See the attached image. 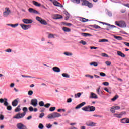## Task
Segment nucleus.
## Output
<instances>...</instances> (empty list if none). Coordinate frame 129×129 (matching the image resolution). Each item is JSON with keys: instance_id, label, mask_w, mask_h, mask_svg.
Instances as JSON below:
<instances>
[{"instance_id": "nucleus-1", "label": "nucleus", "mask_w": 129, "mask_h": 129, "mask_svg": "<svg viewBox=\"0 0 129 129\" xmlns=\"http://www.w3.org/2000/svg\"><path fill=\"white\" fill-rule=\"evenodd\" d=\"M23 113H18L15 116L13 117V118H15L16 119H21V118H23L25 115H26V112H28V108L25 107L22 109Z\"/></svg>"}, {"instance_id": "nucleus-2", "label": "nucleus", "mask_w": 129, "mask_h": 129, "mask_svg": "<svg viewBox=\"0 0 129 129\" xmlns=\"http://www.w3.org/2000/svg\"><path fill=\"white\" fill-rule=\"evenodd\" d=\"M81 1L83 2L82 3V6H86V7H88L89 9L93 8V4L89 2V1H87V0H81Z\"/></svg>"}, {"instance_id": "nucleus-3", "label": "nucleus", "mask_w": 129, "mask_h": 129, "mask_svg": "<svg viewBox=\"0 0 129 129\" xmlns=\"http://www.w3.org/2000/svg\"><path fill=\"white\" fill-rule=\"evenodd\" d=\"M61 116V114L57 112H54L51 114H50L48 115V118L52 119L55 118L56 117H60Z\"/></svg>"}, {"instance_id": "nucleus-4", "label": "nucleus", "mask_w": 129, "mask_h": 129, "mask_svg": "<svg viewBox=\"0 0 129 129\" xmlns=\"http://www.w3.org/2000/svg\"><path fill=\"white\" fill-rule=\"evenodd\" d=\"M115 24L118 27H120V28H125L126 27V24H125V22L123 21H116Z\"/></svg>"}, {"instance_id": "nucleus-5", "label": "nucleus", "mask_w": 129, "mask_h": 129, "mask_svg": "<svg viewBox=\"0 0 129 129\" xmlns=\"http://www.w3.org/2000/svg\"><path fill=\"white\" fill-rule=\"evenodd\" d=\"M36 21H38V22H39V23H40V24H41V25H48V23H47V21H46V20L42 19V18L39 17V16H37L36 17Z\"/></svg>"}, {"instance_id": "nucleus-6", "label": "nucleus", "mask_w": 129, "mask_h": 129, "mask_svg": "<svg viewBox=\"0 0 129 129\" xmlns=\"http://www.w3.org/2000/svg\"><path fill=\"white\" fill-rule=\"evenodd\" d=\"M11 14V10L8 7L5 8V11L3 13L4 17H8Z\"/></svg>"}, {"instance_id": "nucleus-7", "label": "nucleus", "mask_w": 129, "mask_h": 129, "mask_svg": "<svg viewBox=\"0 0 129 129\" xmlns=\"http://www.w3.org/2000/svg\"><path fill=\"white\" fill-rule=\"evenodd\" d=\"M4 105L5 106H9V103L8 102V99L5 98L4 99L1 98L0 99V103H4Z\"/></svg>"}, {"instance_id": "nucleus-8", "label": "nucleus", "mask_w": 129, "mask_h": 129, "mask_svg": "<svg viewBox=\"0 0 129 129\" xmlns=\"http://www.w3.org/2000/svg\"><path fill=\"white\" fill-rule=\"evenodd\" d=\"M18 129H28L27 126L22 123H19L17 124Z\"/></svg>"}, {"instance_id": "nucleus-9", "label": "nucleus", "mask_w": 129, "mask_h": 129, "mask_svg": "<svg viewBox=\"0 0 129 129\" xmlns=\"http://www.w3.org/2000/svg\"><path fill=\"white\" fill-rule=\"evenodd\" d=\"M31 104L36 107L38 105V100L37 99H32L31 101Z\"/></svg>"}, {"instance_id": "nucleus-10", "label": "nucleus", "mask_w": 129, "mask_h": 129, "mask_svg": "<svg viewBox=\"0 0 129 129\" xmlns=\"http://www.w3.org/2000/svg\"><path fill=\"white\" fill-rule=\"evenodd\" d=\"M20 26L23 30H28V29L31 28V25L30 24H20Z\"/></svg>"}, {"instance_id": "nucleus-11", "label": "nucleus", "mask_w": 129, "mask_h": 129, "mask_svg": "<svg viewBox=\"0 0 129 129\" xmlns=\"http://www.w3.org/2000/svg\"><path fill=\"white\" fill-rule=\"evenodd\" d=\"M22 22H23L24 24H32V23H33V20L28 19H23L22 20Z\"/></svg>"}, {"instance_id": "nucleus-12", "label": "nucleus", "mask_w": 129, "mask_h": 129, "mask_svg": "<svg viewBox=\"0 0 129 129\" xmlns=\"http://www.w3.org/2000/svg\"><path fill=\"white\" fill-rule=\"evenodd\" d=\"M28 11L29 13H31L32 14H38V15H40V13L39 12L33 8H29Z\"/></svg>"}, {"instance_id": "nucleus-13", "label": "nucleus", "mask_w": 129, "mask_h": 129, "mask_svg": "<svg viewBox=\"0 0 129 129\" xmlns=\"http://www.w3.org/2000/svg\"><path fill=\"white\" fill-rule=\"evenodd\" d=\"M120 122L121 123H129V119L127 118H124L123 119H121Z\"/></svg>"}, {"instance_id": "nucleus-14", "label": "nucleus", "mask_w": 129, "mask_h": 129, "mask_svg": "<svg viewBox=\"0 0 129 129\" xmlns=\"http://www.w3.org/2000/svg\"><path fill=\"white\" fill-rule=\"evenodd\" d=\"M85 104H86V103H85V102H82L81 104L78 105L75 107V109H79V108H81V107H82V106H84V105H85Z\"/></svg>"}, {"instance_id": "nucleus-15", "label": "nucleus", "mask_w": 129, "mask_h": 129, "mask_svg": "<svg viewBox=\"0 0 129 129\" xmlns=\"http://www.w3.org/2000/svg\"><path fill=\"white\" fill-rule=\"evenodd\" d=\"M86 125H87V126H95V125H96V123L89 122L86 123Z\"/></svg>"}, {"instance_id": "nucleus-16", "label": "nucleus", "mask_w": 129, "mask_h": 129, "mask_svg": "<svg viewBox=\"0 0 129 129\" xmlns=\"http://www.w3.org/2000/svg\"><path fill=\"white\" fill-rule=\"evenodd\" d=\"M18 100H19V98H17V99L14 100L12 103V106H13L14 107L17 106V105H18Z\"/></svg>"}, {"instance_id": "nucleus-17", "label": "nucleus", "mask_w": 129, "mask_h": 129, "mask_svg": "<svg viewBox=\"0 0 129 129\" xmlns=\"http://www.w3.org/2000/svg\"><path fill=\"white\" fill-rule=\"evenodd\" d=\"M54 19H55V20H59L60 19H63V16L61 15L55 14V15H54Z\"/></svg>"}, {"instance_id": "nucleus-18", "label": "nucleus", "mask_w": 129, "mask_h": 129, "mask_svg": "<svg viewBox=\"0 0 129 129\" xmlns=\"http://www.w3.org/2000/svg\"><path fill=\"white\" fill-rule=\"evenodd\" d=\"M52 70L54 71V72H60L61 69L57 67H54L52 68Z\"/></svg>"}, {"instance_id": "nucleus-19", "label": "nucleus", "mask_w": 129, "mask_h": 129, "mask_svg": "<svg viewBox=\"0 0 129 129\" xmlns=\"http://www.w3.org/2000/svg\"><path fill=\"white\" fill-rule=\"evenodd\" d=\"M117 55L118 56H120V57H121L122 58H125V55L121 52V51H117Z\"/></svg>"}, {"instance_id": "nucleus-20", "label": "nucleus", "mask_w": 129, "mask_h": 129, "mask_svg": "<svg viewBox=\"0 0 129 129\" xmlns=\"http://www.w3.org/2000/svg\"><path fill=\"white\" fill-rule=\"evenodd\" d=\"M95 111V107L89 105V112Z\"/></svg>"}, {"instance_id": "nucleus-21", "label": "nucleus", "mask_w": 129, "mask_h": 129, "mask_svg": "<svg viewBox=\"0 0 129 129\" xmlns=\"http://www.w3.org/2000/svg\"><path fill=\"white\" fill-rule=\"evenodd\" d=\"M82 109L84 111L89 112V106L84 107L82 108Z\"/></svg>"}, {"instance_id": "nucleus-22", "label": "nucleus", "mask_w": 129, "mask_h": 129, "mask_svg": "<svg viewBox=\"0 0 129 129\" xmlns=\"http://www.w3.org/2000/svg\"><path fill=\"white\" fill-rule=\"evenodd\" d=\"M52 3H53L54 6H56V7H60V4L58 2L56 1L55 0H53Z\"/></svg>"}, {"instance_id": "nucleus-23", "label": "nucleus", "mask_w": 129, "mask_h": 129, "mask_svg": "<svg viewBox=\"0 0 129 129\" xmlns=\"http://www.w3.org/2000/svg\"><path fill=\"white\" fill-rule=\"evenodd\" d=\"M91 97H92V98H95V99L98 98V97H97V95L94 93H91Z\"/></svg>"}, {"instance_id": "nucleus-24", "label": "nucleus", "mask_w": 129, "mask_h": 129, "mask_svg": "<svg viewBox=\"0 0 129 129\" xmlns=\"http://www.w3.org/2000/svg\"><path fill=\"white\" fill-rule=\"evenodd\" d=\"M62 30L64 31V32H70V31H71L70 28L66 27H63Z\"/></svg>"}, {"instance_id": "nucleus-25", "label": "nucleus", "mask_w": 129, "mask_h": 129, "mask_svg": "<svg viewBox=\"0 0 129 129\" xmlns=\"http://www.w3.org/2000/svg\"><path fill=\"white\" fill-rule=\"evenodd\" d=\"M21 105H19L18 107L15 109V112H19V111H21Z\"/></svg>"}, {"instance_id": "nucleus-26", "label": "nucleus", "mask_w": 129, "mask_h": 129, "mask_svg": "<svg viewBox=\"0 0 129 129\" xmlns=\"http://www.w3.org/2000/svg\"><path fill=\"white\" fill-rule=\"evenodd\" d=\"M33 4L34 5V6H36V7H41V5L40 3L36 2V1H33Z\"/></svg>"}, {"instance_id": "nucleus-27", "label": "nucleus", "mask_w": 129, "mask_h": 129, "mask_svg": "<svg viewBox=\"0 0 129 129\" xmlns=\"http://www.w3.org/2000/svg\"><path fill=\"white\" fill-rule=\"evenodd\" d=\"M114 37L115 38V39H116V40H118V41H121V40H122V37H121V36L115 35Z\"/></svg>"}, {"instance_id": "nucleus-28", "label": "nucleus", "mask_w": 129, "mask_h": 129, "mask_svg": "<svg viewBox=\"0 0 129 129\" xmlns=\"http://www.w3.org/2000/svg\"><path fill=\"white\" fill-rule=\"evenodd\" d=\"M62 76H63V77H65L66 78H69L70 77V76L67 73L62 74Z\"/></svg>"}, {"instance_id": "nucleus-29", "label": "nucleus", "mask_w": 129, "mask_h": 129, "mask_svg": "<svg viewBox=\"0 0 129 129\" xmlns=\"http://www.w3.org/2000/svg\"><path fill=\"white\" fill-rule=\"evenodd\" d=\"M82 36H83V37H87V36H91V34L89 33H82Z\"/></svg>"}, {"instance_id": "nucleus-30", "label": "nucleus", "mask_w": 129, "mask_h": 129, "mask_svg": "<svg viewBox=\"0 0 129 129\" xmlns=\"http://www.w3.org/2000/svg\"><path fill=\"white\" fill-rule=\"evenodd\" d=\"M118 98V95H115L113 98L111 99L112 101H115Z\"/></svg>"}, {"instance_id": "nucleus-31", "label": "nucleus", "mask_w": 129, "mask_h": 129, "mask_svg": "<svg viewBox=\"0 0 129 129\" xmlns=\"http://www.w3.org/2000/svg\"><path fill=\"white\" fill-rule=\"evenodd\" d=\"M114 116H115V117H117L118 118H121V115L120 114H114Z\"/></svg>"}, {"instance_id": "nucleus-32", "label": "nucleus", "mask_w": 129, "mask_h": 129, "mask_svg": "<svg viewBox=\"0 0 129 129\" xmlns=\"http://www.w3.org/2000/svg\"><path fill=\"white\" fill-rule=\"evenodd\" d=\"M93 27H94L95 29H101V27L96 24H95L93 26Z\"/></svg>"}, {"instance_id": "nucleus-33", "label": "nucleus", "mask_w": 129, "mask_h": 129, "mask_svg": "<svg viewBox=\"0 0 129 129\" xmlns=\"http://www.w3.org/2000/svg\"><path fill=\"white\" fill-rule=\"evenodd\" d=\"M55 35L54 34H49L48 35V38L50 39V38H55L54 37Z\"/></svg>"}, {"instance_id": "nucleus-34", "label": "nucleus", "mask_w": 129, "mask_h": 129, "mask_svg": "<svg viewBox=\"0 0 129 129\" xmlns=\"http://www.w3.org/2000/svg\"><path fill=\"white\" fill-rule=\"evenodd\" d=\"M56 110V107H51L49 108V111H54Z\"/></svg>"}, {"instance_id": "nucleus-35", "label": "nucleus", "mask_w": 129, "mask_h": 129, "mask_svg": "<svg viewBox=\"0 0 129 129\" xmlns=\"http://www.w3.org/2000/svg\"><path fill=\"white\" fill-rule=\"evenodd\" d=\"M39 104L40 106H44L45 103H44L43 101H41L39 102Z\"/></svg>"}, {"instance_id": "nucleus-36", "label": "nucleus", "mask_w": 129, "mask_h": 129, "mask_svg": "<svg viewBox=\"0 0 129 129\" xmlns=\"http://www.w3.org/2000/svg\"><path fill=\"white\" fill-rule=\"evenodd\" d=\"M80 96H81V93H78L77 94L75 95V98L79 97Z\"/></svg>"}, {"instance_id": "nucleus-37", "label": "nucleus", "mask_w": 129, "mask_h": 129, "mask_svg": "<svg viewBox=\"0 0 129 129\" xmlns=\"http://www.w3.org/2000/svg\"><path fill=\"white\" fill-rule=\"evenodd\" d=\"M113 108H114V109L116 110L118 109H120V107H119V106H113Z\"/></svg>"}, {"instance_id": "nucleus-38", "label": "nucleus", "mask_w": 129, "mask_h": 129, "mask_svg": "<svg viewBox=\"0 0 129 129\" xmlns=\"http://www.w3.org/2000/svg\"><path fill=\"white\" fill-rule=\"evenodd\" d=\"M73 3H76V4H80V0H72Z\"/></svg>"}, {"instance_id": "nucleus-39", "label": "nucleus", "mask_w": 129, "mask_h": 129, "mask_svg": "<svg viewBox=\"0 0 129 129\" xmlns=\"http://www.w3.org/2000/svg\"><path fill=\"white\" fill-rule=\"evenodd\" d=\"M51 106V104L47 103L46 104L44 105V107L46 108H49Z\"/></svg>"}, {"instance_id": "nucleus-40", "label": "nucleus", "mask_w": 129, "mask_h": 129, "mask_svg": "<svg viewBox=\"0 0 129 129\" xmlns=\"http://www.w3.org/2000/svg\"><path fill=\"white\" fill-rule=\"evenodd\" d=\"M38 128L40 129H43V128H44V125H43V124L40 123V124H39V125L38 126Z\"/></svg>"}, {"instance_id": "nucleus-41", "label": "nucleus", "mask_w": 129, "mask_h": 129, "mask_svg": "<svg viewBox=\"0 0 129 129\" xmlns=\"http://www.w3.org/2000/svg\"><path fill=\"white\" fill-rule=\"evenodd\" d=\"M100 76H102V77H104L106 76V74H105V73H104L103 72H101L100 73Z\"/></svg>"}, {"instance_id": "nucleus-42", "label": "nucleus", "mask_w": 129, "mask_h": 129, "mask_svg": "<svg viewBox=\"0 0 129 129\" xmlns=\"http://www.w3.org/2000/svg\"><path fill=\"white\" fill-rule=\"evenodd\" d=\"M102 84H103V85H104L105 86H108V85H109V83H108V82H103Z\"/></svg>"}, {"instance_id": "nucleus-43", "label": "nucleus", "mask_w": 129, "mask_h": 129, "mask_svg": "<svg viewBox=\"0 0 129 129\" xmlns=\"http://www.w3.org/2000/svg\"><path fill=\"white\" fill-rule=\"evenodd\" d=\"M90 65H93L94 66H97V65H98V64H97V62H92V63H90Z\"/></svg>"}, {"instance_id": "nucleus-44", "label": "nucleus", "mask_w": 129, "mask_h": 129, "mask_svg": "<svg viewBox=\"0 0 129 129\" xmlns=\"http://www.w3.org/2000/svg\"><path fill=\"white\" fill-rule=\"evenodd\" d=\"M100 90V87H99V88H98L96 89V91H97V93L99 95H100V93L99 92V91Z\"/></svg>"}, {"instance_id": "nucleus-45", "label": "nucleus", "mask_w": 129, "mask_h": 129, "mask_svg": "<svg viewBox=\"0 0 129 129\" xmlns=\"http://www.w3.org/2000/svg\"><path fill=\"white\" fill-rule=\"evenodd\" d=\"M81 21L83 23H85V22H88V19L85 18H82Z\"/></svg>"}, {"instance_id": "nucleus-46", "label": "nucleus", "mask_w": 129, "mask_h": 129, "mask_svg": "<svg viewBox=\"0 0 129 129\" xmlns=\"http://www.w3.org/2000/svg\"><path fill=\"white\" fill-rule=\"evenodd\" d=\"M105 64H106V65L109 66L111 65V62H110L109 61H107L105 62Z\"/></svg>"}, {"instance_id": "nucleus-47", "label": "nucleus", "mask_w": 129, "mask_h": 129, "mask_svg": "<svg viewBox=\"0 0 129 129\" xmlns=\"http://www.w3.org/2000/svg\"><path fill=\"white\" fill-rule=\"evenodd\" d=\"M99 42H108V40L105 39H103L100 40Z\"/></svg>"}, {"instance_id": "nucleus-48", "label": "nucleus", "mask_w": 129, "mask_h": 129, "mask_svg": "<svg viewBox=\"0 0 129 129\" xmlns=\"http://www.w3.org/2000/svg\"><path fill=\"white\" fill-rule=\"evenodd\" d=\"M18 26H19V24L18 23L11 25V27H12V28H16V27H18Z\"/></svg>"}, {"instance_id": "nucleus-49", "label": "nucleus", "mask_w": 129, "mask_h": 129, "mask_svg": "<svg viewBox=\"0 0 129 129\" xmlns=\"http://www.w3.org/2000/svg\"><path fill=\"white\" fill-rule=\"evenodd\" d=\"M4 119H5V116H4V115H3V114H1L0 115L1 120H4Z\"/></svg>"}, {"instance_id": "nucleus-50", "label": "nucleus", "mask_w": 129, "mask_h": 129, "mask_svg": "<svg viewBox=\"0 0 129 129\" xmlns=\"http://www.w3.org/2000/svg\"><path fill=\"white\" fill-rule=\"evenodd\" d=\"M101 56H102L103 57H106L107 58L108 57V55L104 53H102Z\"/></svg>"}, {"instance_id": "nucleus-51", "label": "nucleus", "mask_w": 129, "mask_h": 129, "mask_svg": "<svg viewBox=\"0 0 129 129\" xmlns=\"http://www.w3.org/2000/svg\"><path fill=\"white\" fill-rule=\"evenodd\" d=\"M115 110L114 109V108L113 107H112L111 109H110V111L111 112H112V113H114V112H115Z\"/></svg>"}, {"instance_id": "nucleus-52", "label": "nucleus", "mask_w": 129, "mask_h": 129, "mask_svg": "<svg viewBox=\"0 0 129 129\" xmlns=\"http://www.w3.org/2000/svg\"><path fill=\"white\" fill-rule=\"evenodd\" d=\"M47 128H51L52 125L51 124H47L46 125Z\"/></svg>"}, {"instance_id": "nucleus-53", "label": "nucleus", "mask_w": 129, "mask_h": 129, "mask_svg": "<svg viewBox=\"0 0 129 129\" xmlns=\"http://www.w3.org/2000/svg\"><path fill=\"white\" fill-rule=\"evenodd\" d=\"M80 43L81 44H82V45H86V42H85V41H83V40H81V41H80Z\"/></svg>"}, {"instance_id": "nucleus-54", "label": "nucleus", "mask_w": 129, "mask_h": 129, "mask_svg": "<svg viewBox=\"0 0 129 129\" xmlns=\"http://www.w3.org/2000/svg\"><path fill=\"white\" fill-rule=\"evenodd\" d=\"M22 77H25V78H32L33 77L30 76H25V75H21Z\"/></svg>"}, {"instance_id": "nucleus-55", "label": "nucleus", "mask_w": 129, "mask_h": 129, "mask_svg": "<svg viewBox=\"0 0 129 129\" xmlns=\"http://www.w3.org/2000/svg\"><path fill=\"white\" fill-rule=\"evenodd\" d=\"M43 116H45V113H41L40 114L39 117H40V118H42V117H43Z\"/></svg>"}, {"instance_id": "nucleus-56", "label": "nucleus", "mask_w": 129, "mask_h": 129, "mask_svg": "<svg viewBox=\"0 0 129 129\" xmlns=\"http://www.w3.org/2000/svg\"><path fill=\"white\" fill-rule=\"evenodd\" d=\"M29 110L30 112L34 111V108H33V107L30 106V107H29Z\"/></svg>"}, {"instance_id": "nucleus-57", "label": "nucleus", "mask_w": 129, "mask_h": 129, "mask_svg": "<svg viewBox=\"0 0 129 129\" xmlns=\"http://www.w3.org/2000/svg\"><path fill=\"white\" fill-rule=\"evenodd\" d=\"M72 102V99H71V98L67 99V102H68V103H69Z\"/></svg>"}, {"instance_id": "nucleus-58", "label": "nucleus", "mask_w": 129, "mask_h": 129, "mask_svg": "<svg viewBox=\"0 0 129 129\" xmlns=\"http://www.w3.org/2000/svg\"><path fill=\"white\" fill-rule=\"evenodd\" d=\"M33 92L32 90L28 91V95H33Z\"/></svg>"}, {"instance_id": "nucleus-59", "label": "nucleus", "mask_w": 129, "mask_h": 129, "mask_svg": "<svg viewBox=\"0 0 129 129\" xmlns=\"http://www.w3.org/2000/svg\"><path fill=\"white\" fill-rule=\"evenodd\" d=\"M64 55H66V56H71L72 54L69 53V52H64Z\"/></svg>"}, {"instance_id": "nucleus-60", "label": "nucleus", "mask_w": 129, "mask_h": 129, "mask_svg": "<svg viewBox=\"0 0 129 129\" xmlns=\"http://www.w3.org/2000/svg\"><path fill=\"white\" fill-rule=\"evenodd\" d=\"M64 25H65L66 26H68L69 27H70V26H72V24L71 23H65L64 24Z\"/></svg>"}, {"instance_id": "nucleus-61", "label": "nucleus", "mask_w": 129, "mask_h": 129, "mask_svg": "<svg viewBox=\"0 0 129 129\" xmlns=\"http://www.w3.org/2000/svg\"><path fill=\"white\" fill-rule=\"evenodd\" d=\"M7 110H11L12 109V106H7Z\"/></svg>"}, {"instance_id": "nucleus-62", "label": "nucleus", "mask_w": 129, "mask_h": 129, "mask_svg": "<svg viewBox=\"0 0 129 129\" xmlns=\"http://www.w3.org/2000/svg\"><path fill=\"white\" fill-rule=\"evenodd\" d=\"M5 52H7V53H11L12 52V49H8L7 50L5 51Z\"/></svg>"}, {"instance_id": "nucleus-63", "label": "nucleus", "mask_w": 129, "mask_h": 129, "mask_svg": "<svg viewBox=\"0 0 129 129\" xmlns=\"http://www.w3.org/2000/svg\"><path fill=\"white\" fill-rule=\"evenodd\" d=\"M126 113L124 111L120 113V114L121 115V116H122V115H124V114H125Z\"/></svg>"}, {"instance_id": "nucleus-64", "label": "nucleus", "mask_w": 129, "mask_h": 129, "mask_svg": "<svg viewBox=\"0 0 129 129\" xmlns=\"http://www.w3.org/2000/svg\"><path fill=\"white\" fill-rule=\"evenodd\" d=\"M124 45H125V46L129 47V43L128 42H124Z\"/></svg>"}]
</instances>
